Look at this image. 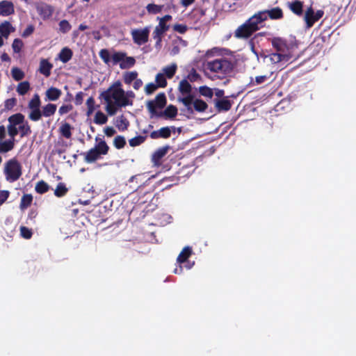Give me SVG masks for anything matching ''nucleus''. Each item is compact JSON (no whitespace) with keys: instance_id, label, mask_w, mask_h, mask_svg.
Here are the masks:
<instances>
[{"instance_id":"nucleus-10","label":"nucleus","mask_w":356,"mask_h":356,"mask_svg":"<svg viewBox=\"0 0 356 356\" xmlns=\"http://www.w3.org/2000/svg\"><path fill=\"white\" fill-rule=\"evenodd\" d=\"M323 15L324 12L322 10H318L315 12L312 5L307 7L304 15V20L306 23V27L307 29L312 28L314 24L323 16Z\"/></svg>"},{"instance_id":"nucleus-57","label":"nucleus","mask_w":356,"mask_h":356,"mask_svg":"<svg viewBox=\"0 0 356 356\" xmlns=\"http://www.w3.org/2000/svg\"><path fill=\"white\" fill-rule=\"evenodd\" d=\"M73 109V106L72 104H67V105H62L58 110V113L60 115H63L64 114H66L71 111Z\"/></svg>"},{"instance_id":"nucleus-13","label":"nucleus","mask_w":356,"mask_h":356,"mask_svg":"<svg viewBox=\"0 0 356 356\" xmlns=\"http://www.w3.org/2000/svg\"><path fill=\"white\" fill-rule=\"evenodd\" d=\"M35 7L38 14L43 20L49 19L54 13V6L44 2L35 3Z\"/></svg>"},{"instance_id":"nucleus-2","label":"nucleus","mask_w":356,"mask_h":356,"mask_svg":"<svg viewBox=\"0 0 356 356\" xmlns=\"http://www.w3.org/2000/svg\"><path fill=\"white\" fill-rule=\"evenodd\" d=\"M271 44L275 50V52L271 53L268 56L271 63L284 65L291 60L296 59V51L298 49L296 44L288 43L286 40L279 37L273 38L271 40Z\"/></svg>"},{"instance_id":"nucleus-58","label":"nucleus","mask_w":356,"mask_h":356,"mask_svg":"<svg viewBox=\"0 0 356 356\" xmlns=\"http://www.w3.org/2000/svg\"><path fill=\"white\" fill-rule=\"evenodd\" d=\"M10 196V192L7 190L0 191V206L4 204Z\"/></svg>"},{"instance_id":"nucleus-31","label":"nucleus","mask_w":356,"mask_h":356,"mask_svg":"<svg viewBox=\"0 0 356 356\" xmlns=\"http://www.w3.org/2000/svg\"><path fill=\"white\" fill-rule=\"evenodd\" d=\"M72 51L70 48L65 47L59 53V59L65 63L72 58Z\"/></svg>"},{"instance_id":"nucleus-37","label":"nucleus","mask_w":356,"mask_h":356,"mask_svg":"<svg viewBox=\"0 0 356 356\" xmlns=\"http://www.w3.org/2000/svg\"><path fill=\"white\" fill-rule=\"evenodd\" d=\"M137 76L138 72L136 71L127 72L123 76L124 82L129 85L136 79Z\"/></svg>"},{"instance_id":"nucleus-5","label":"nucleus","mask_w":356,"mask_h":356,"mask_svg":"<svg viewBox=\"0 0 356 356\" xmlns=\"http://www.w3.org/2000/svg\"><path fill=\"white\" fill-rule=\"evenodd\" d=\"M207 69L211 72L216 73L218 76L224 77L231 73L234 70L232 61L225 58L215 59L207 63Z\"/></svg>"},{"instance_id":"nucleus-54","label":"nucleus","mask_w":356,"mask_h":356,"mask_svg":"<svg viewBox=\"0 0 356 356\" xmlns=\"http://www.w3.org/2000/svg\"><path fill=\"white\" fill-rule=\"evenodd\" d=\"M172 29L174 31L181 34L185 33L188 30L187 26L186 24H176L173 26Z\"/></svg>"},{"instance_id":"nucleus-60","label":"nucleus","mask_w":356,"mask_h":356,"mask_svg":"<svg viewBox=\"0 0 356 356\" xmlns=\"http://www.w3.org/2000/svg\"><path fill=\"white\" fill-rule=\"evenodd\" d=\"M35 31V27L33 25L30 24L27 26V27L24 30V31L22 33V36L23 38H27L30 36Z\"/></svg>"},{"instance_id":"nucleus-6","label":"nucleus","mask_w":356,"mask_h":356,"mask_svg":"<svg viewBox=\"0 0 356 356\" xmlns=\"http://www.w3.org/2000/svg\"><path fill=\"white\" fill-rule=\"evenodd\" d=\"M178 90L184 97H178V101L181 102L186 108L187 111L192 114L193 110L192 108L194 95L192 92V86L186 79H182L178 86Z\"/></svg>"},{"instance_id":"nucleus-15","label":"nucleus","mask_w":356,"mask_h":356,"mask_svg":"<svg viewBox=\"0 0 356 356\" xmlns=\"http://www.w3.org/2000/svg\"><path fill=\"white\" fill-rule=\"evenodd\" d=\"M169 29V25L165 23L159 22V24L155 27L152 36L156 40V46L159 45L162 40L163 35Z\"/></svg>"},{"instance_id":"nucleus-45","label":"nucleus","mask_w":356,"mask_h":356,"mask_svg":"<svg viewBox=\"0 0 356 356\" xmlns=\"http://www.w3.org/2000/svg\"><path fill=\"white\" fill-rule=\"evenodd\" d=\"M41 105V101L40 96L38 94L34 95L33 98L29 101L28 104L29 108H38Z\"/></svg>"},{"instance_id":"nucleus-42","label":"nucleus","mask_w":356,"mask_h":356,"mask_svg":"<svg viewBox=\"0 0 356 356\" xmlns=\"http://www.w3.org/2000/svg\"><path fill=\"white\" fill-rule=\"evenodd\" d=\"M163 6L156 5L154 3H149L146 6L147 11L149 14H157L161 12Z\"/></svg>"},{"instance_id":"nucleus-59","label":"nucleus","mask_w":356,"mask_h":356,"mask_svg":"<svg viewBox=\"0 0 356 356\" xmlns=\"http://www.w3.org/2000/svg\"><path fill=\"white\" fill-rule=\"evenodd\" d=\"M17 100L15 98L8 99L5 101V109L11 110L16 104Z\"/></svg>"},{"instance_id":"nucleus-51","label":"nucleus","mask_w":356,"mask_h":356,"mask_svg":"<svg viewBox=\"0 0 356 356\" xmlns=\"http://www.w3.org/2000/svg\"><path fill=\"white\" fill-rule=\"evenodd\" d=\"M200 94L204 97L212 98L213 92L211 88L207 86H202L199 88Z\"/></svg>"},{"instance_id":"nucleus-38","label":"nucleus","mask_w":356,"mask_h":356,"mask_svg":"<svg viewBox=\"0 0 356 356\" xmlns=\"http://www.w3.org/2000/svg\"><path fill=\"white\" fill-rule=\"evenodd\" d=\"M31 112L29 115V118L34 122H37L40 120L42 116V111H40V108H29Z\"/></svg>"},{"instance_id":"nucleus-16","label":"nucleus","mask_w":356,"mask_h":356,"mask_svg":"<svg viewBox=\"0 0 356 356\" xmlns=\"http://www.w3.org/2000/svg\"><path fill=\"white\" fill-rule=\"evenodd\" d=\"M170 146L165 145L156 149L152 156V162L155 166H159L161 165V159L164 157L168 150Z\"/></svg>"},{"instance_id":"nucleus-53","label":"nucleus","mask_w":356,"mask_h":356,"mask_svg":"<svg viewBox=\"0 0 356 356\" xmlns=\"http://www.w3.org/2000/svg\"><path fill=\"white\" fill-rule=\"evenodd\" d=\"M187 79L191 82H195L201 79V76L196 72L195 69H192L187 76Z\"/></svg>"},{"instance_id":"nucleus-17","label":"nucleus","mask_w":356,"mask_h":356,"mask_svg":"<svg viewBox=\"0 0 356 356\" xmlns=\"http://www.w3.org/2000/svg\"><path fill=\"white\" fill-rule=\"evenodd\" d=\"M15 13V7L13 2L3 0L0 1V15L7 17Z\"/></svg>"},{"instance_id":"nucleus-41","label":"nucleus","mask_w":356,"mask_h":356,"mask_svg":"<svg viewBox=\"0 0 356 356\" xmlns=\"http://www.w3.org/2000/svg\"><path fill=\"white\" fill-rule=\"evenodd\" d=\"M113 145L118 149L124 148L126 145L125 138L122 136H117L113 140Z\"/></svg>"},{"instance_id":"nucleus-33","label":"nucleus","mask_w":356,"mask_h":356,"mask_svg":"<svg viewBox=\"0 0 356 356\" xmlns=\"http://www.w3.org/2000/svg\"><path fill=\"white\" fill-rule=\"evenodd\" d=\"M135 63V58L131 56H127V53L125 52V57L123 58L122 62L120 63V67L121 69H128L132 67Z\"/></svg>"},{"instance_id":"nucleus-62","label":"nucleus","mask_w":356,"mask_h":356,"mask_svg":"<svg viewBox=\"0 0 356 356\" xmlns=\"http://www.w3.org/2000/svg\"><path fill=\"white\" fill-rule=\"evenodd\" d=\"M83 92H79L76 93L75 96L74 103L76 105L79 106L83 103Z\"/></svg>"},{"instance_id":"nucleus-20","label":"nucleus","mask_w":356,"mask_h":356,"mask_svg":"<svg viewBox=\"0 0 356 356\" xmlns=\"http://www.w3.org/2000/svg\"><path fill=\"white\" fill-rule=\"evenodd\" d=\"M289 8L293 14L298 17L303 15V2L300 0L289 3Z\"/></svg>"},{"instance_id":"nucleus-14","label":"nucleus","mask_w":356,"mask_h":356,"mask_svg":"<svg viewBox=\"0 0 356 356\" xmlns=\"http://www.w3.org/2000/svg\"><path fill=\"white\" fill-rule=\"evenodd\" d=\"M81 186L82 192L88 193L90 198H94L102 191V186H97L94 182L84 181L81 183Z\"/></svg>"},{"instance_id":"nucleus-26","label":"nucleus","mask_w":356,"mask_h":356,"mask_svg":"<svg viewBox=\"0 0 356 356\" xmlns=\"http://www.w3.org/2000/svg\"><path fill=\"white\" fill-rule=\"evenodd\" d=\"M15 31V29L13 27L11 24L8 22L5 21L0 25V33L2 36L7 38L10 33Z\"/></svg>"},{"instance_id":"nucleus-12","label":"nucleus","mask_w":356,"mask_h":356,"mask_svg":"<svg viewBox=\"0 0 356 356\" xmlns=\"http://www.w3.org/2000/svg\"><path fill=\"white\" fill-rule=\"evenodd\" d=\"M10 117H12L15 120L17 118V121L20 122V123L17 124V128L18 129V134H19L21 138L28 136L31 134V126L27 121H25V117L22 113H17L10 115Z\"/></svg>"},{"instance_id":"nucleus-63","label":"nucleus","mask_w":356,"mask_h":356,"mask_svg":"<svg viewBox=\"0 0 356 356\" xmlns=\"http://www.w3.org/2000/svg\"><path fill=\"white\" fill-rule=\"evenodd\" d=\"M104 131L106 136L111 137L115 135L116 131L112 127H106L104 128Z\"/></svg>"},{"instance_id":"nucleus-35","label":"nucleus","mask_w":356,"mask_h":356,"mask_svg":"<svg viewBox=\"0 0 356 356\" xmlns=\"http://www.w3.org/2000/svg\"><path fill=\"white\" fill-rule=\"evenodd\" d=\"M67 192L68 188H67L65 184L60 182L54 190V195L58 197H61L65 196Z\"/></svg>"},{"instance_id":"nucleus-34","label":"nucleus","mask_w":356,"mask_h":356,"mask_svg":"<svg viewBox=\"0 0 356 356\" xmlns=\"http://www.w3.org/2000/svg\"><path fill=\"white\" fill-rule=\"evenodd\" d=\"M177 64L172 63L170 65L163 67V71L164 72L163 74L168 79H172L175 76V74L177 72Z\"/></svg>"},{"instance_id":"nucleus-30","label":"nucleus","mask_w":356,"mask_h":356,"mask_svg":"<svg viewBox=\"0 0 356 356\" xmlns=\"http://www.w3.org/2000/svg\"><path fill=\"white\" fill-rule=\"evenodd\" d=\"M192 105L194 109L200 113L204 112L208 108L207 104L200 99H193Z\"/></svg>"},{"instance_id":"nucleus-50","label":"nucleus","mask_w":356,"mask_h":356,"mask_svg":"<svg viewBox=\"0 0 356 356\" xmlns=\"http://www.w3.org/2000/svg\"><path fill=\"white\" fill-rule=\"evenodd\" d=\"M87 106V115L90 116L95 109V101L92 97H90L86 101Z\"/></svg>"},{"instance_id":"nucleus-39","label":"nucleus","mask_w":356,"mask_h":356,"mask_svg":"<svg viewBox=\"0 0 356 356\" xmlns=\"http://www.w3.org/2000/svg\"><path fill=\"white\" fill-rule=\"evenodd\" d=\"M11 74L15 81H21L24 79L25 74L24 72L19 67H14L11 70Z\"/></svg>"},{"instance_id":"nucleus-18","label":"nucleus","mask_w":356,"mask_h":356,"mask_svg":"<svg viewBox=\"0 0 356 356\" xmlns=\"http://www.w3.org/2000/svg\"><path fill=\"white\" fill-rule=\"evenodd\" d=\"M171 129L169 127H161L160 129L157 131H153L150 134V138L152 139H158V138H169L171 136Z\"/></svg>"},{"instance_id":"nucleus-40","label":"nucleus","mask_w":356,"mask_h":356,"mask_svg":"<svg viewBox=\"0 0 356 356\" xmlns=\"http://www.w3.org/2000/svg\"><path fill=\"white\" fill-rule=\"evenodd\" d=\"M107 120L108 118L104 113L100 111H98L96 113L94 118L95 123L97 124H104L106 123Z\"/></svg>"},{"instance_id":"nucleus-64","label":"nucleus","mask_w":356,"mask_h":356,"mask_svg":"<svg viewBox=\"0 0 356 356\" xmlns=\"http://www.w3.org/2000/svg\"><path fill=\"white\" fill-rule=\"evenodd\" d=\"M38 213L37 209H31L28 214V219L35 222V219L37 217Z\"/></svg>"},{"instance_id":"nucleus-25","label":"nucleus","mask_w":356,"mask_h":356,"mask_svg":"<svg viewBox=\"0 0 356 356\" xmlns=\"http://www.w3.org/2000/svg\"><path fill=\"white\" fill-rule=\"evenodd\" d=\"M115 124L119 131H124L128 129L129 122L123 115H121L116 118Z\"/></svg>"},{"instance_id":"nucleus-46","label":"nucleus","mask_w":356,"mask_h":356,"mask_svg":"<svg viewBox=\"0 0 356 356\" xmlns=\"http://www.w3.org/2000/svg\"><path fill=\"white\" fill-rule=\"evenodd\" d=\"M35 189L38 193L43 194L49 191V185L42 180L37 183Z\"/></svg>"},{"instance_id":"nucleus-48","label":"nucleus","mask_w":356,"mask_h":356,"mask_svg":"<svg viewBox=\"0 0 356 356\" xmlns=\"http://www.w3.org/2000/svg\"><path fill=\"white\" fill-rule=\"evenodd\" d=\"M155 81L159 88H165L168 83L165 75L162 73L156 75Z\"/></svg>"},{"instance_id":"nucleus-21","label":"nucleus","mask_w":356,"mask_h":356,"mask_svg":"<svg viewBox=\"0 0 356 356\" xmlns=\"http://www.w3.org/2000/svg\"><path fill=\"white\" fill-rule=\"evenodd\" d=\"M268 17V13L267 10H261L256 13L252 17H250L252 22H256L257 26H259L260 24L267 20Z\"/></svg>"},{"instance_id":"nucleus-19","label":"nucleus","mask_w":356,"mask_h":356,"mask_svg":"<svg viewBox=\"0 0 356 356\" xmlns=\"http://www.w3.org/2000/svg\"><path fill=\"white\" fill-rule=\"evenodd\" d=\"M52 68L53 65L47 59L42 58L40 60L38 71L45 77H49L51 75Z\"/></svg>"},{"instance_id":"nucleus-49","label":"nucleus","mask_w":356,"mask_h":356,"mask_svg":"<svg viewBox=\"0 0 356 356\" xmlns=\"http://www.w3.org/2000/svg\"><path fill=\"white\" fill-rule=\"evenodd\" d=\"M99 57L104 61V63L106 65H109L111 62V55L109 51L106 49H101L99 53Z\"/></svg>"},{"instance_id":"nucleus-9","label":"nucleus","mask_w":356,"mask_h":356,"mask_svg":"<svg viewBox=\"0 0 356 356\" xmlns=\"http://www.w3.org/2000/svg\"><path fill=\"white\" fill-rule=\"evenodd\" d=\"M22 170V164L15 158L7 161L4 164L3 172L6 178H19Z\"/></svg>"},{"instance_id":"nucleus-27","label":"nucleus","mask_w":356,"mask_h":356,"mask_svg":"<svg viewBox=\"0 0 356 356\" xmlns=\"http://www.w3.org/2000/svg\"><path fill=\"white\" fill-rule=\"evenodd\" d=\"M33 202V196L31 194H24L21 198L19 203V209L24 211L31 206Z\"/></svg>"},{"instance_id":"nucleus-24","label":"nucleus","mask_w":356,"mask_h":356,"mask_svg":"<svg viewBox=\"0 0 356 356\" xmlns=\"http://www.w3.org/2000/svg\"><path fill=\"white\" fill-rule=\"evenodd\" d=\"M215 106L219 112L227 111L232 108V102L227 99H216Z\"/></svg>"},{"instance_id":"nucleus-32","label":"nucleus","mask_w":356,"mask_h":356,"mask_svg":"<svg viewBox=\"0 0 356 356\" xmlns=\"http://www.w3.org/2000/svg\"><path fill=\"white\" fill-rule=\"evenodd\" d=\"M72 126L69 123L65 122L60 127L59 131L62 136L69 139L72 136Z\"/></svg>"},{"instance_id":"nucleus-4","label":"nucleus","mask_w":356,"mask_h":356,"mask_svg":"<svg viewBox=\"0 0 356 356\" xmlns=\"http://www.w3.org/2000/svg\"><path fill=\"white\" fill-rule=\"evenodd\" d=\"M17 119L8 117V124L7 126L8 134L9 138L8 140H0V153H7L13 149L15 144V137L18 134L17 124L20 123Z\"/></svg>"},{"instance_id":"nucleus-29","label":"nucleus","mask_w":356,"mask_h":356,"mask_svg":"<svg viewBox=\"0 0 356 356\" xmlns=\"http://www.w3.org/2000/svg\"><path fill=\"white\" fill-rule=\"evenodd\" d=\"M267 10L268 13V17L270 19H280L284 17L283 11L280 7H275Z\"/></svg>"},{"instance_id":"nucleus-11","label":"nucleus","mask_w":356,"mask_h":356,"mask_svg":"<svg viewBox=\"0 0 356 356\" xmlns=\"http://www.w3.org/2000/svg\"><path fill=\"white\" fill-rule=\"evenodd\" d=\"M149 27L146 26L143 29H136L131 31V35L134 42L138 45H143L148 42L149 35Z\"/></svg>"},{"instance_id":"nucleus-23","label":"nucleus","mask_w":356,"mask_h":356,"mask_svg":"<svg viewBox=\"0 0 356 356\" xmlns=\"http://www.w3.org/2000/svg\"><path fill=\"white\" fill-rule=\"evenodd\" d=\"M62 92L60 89L54 87H51L47 90L45 95L47 99L49 101H56L60 98Z\"/></svg>"},{"instance_id":"nucleus-44","label":"nucleus","mask_w":356,"mask_h":356,"mask_svg":"<svg viewBox=\"0 0 356 356\" xmlns=\"http://www.w3.org/2000/svg\"><path fill=\"white\" fill-rule=\"evenodd\" d=\"M125 57V52L115 51L111 56L113 65H117L122 62L123 58Z\"/></svg>"},{"instance_id":"nucleus-28","label":"nucleus","mask_w":356,"mask_h":356,"mask_svg":"<svg viewBox=\"0 0 356 356\" xmlns=\"http://www.w3.org/2000/svg\"><path fill=\"white\" fill-rule=\"evenodd\" d=\"M56 108H57V106L56 104H51V103L47 104V105H45L44 106L42 107V116L46 117V118L52 116L56 113Z\"/></svg>"},{"instance_id":"nucleus-3","label":"nucleus","mask_w":356,"mask_h":356,"mask_svg":"<svg viewBox=\"0 0 356 356\" xmlns=\"http://www.w3.org/2000/svg\"><path fill=\"white\" fill-rule=\"evenodd\" d=\"M167 104L166 96L164 92H160L156 95L154 100H149L147 102V108L152 116L163 118L167 119H174L178 113L177 108L170 104L166 107L163 111H157V108H163Z\"/></svg>"},{"instance_id":"nucleus-52","label":"nucleus","mask_w":356,"mask_h":356,"mask_svg":"<svg viewBox=\"0 0 356 356\" xmlns=\"http://www.w3.org/2000/svg\"><path fill=\"white\" fill-rule=\"evenodd\" d=\"M59 30L63 33H66L72 29L71 24L66 19L61 20L59 24Z\"/></svg>"},{"instance_id":"nucleus-36","label":"nucleus","mask_w":356,"mask_h":356,"mask_svg":"<svg viewBox=\"0 0 356 356\" xmlns=\"http://www.w3.org/2000/svg\"><path fill=\"white\" fill-rule=\"evenodd\" d=\"M30 90V83L29 81H25L20 82L17 87V92L19 95H26Z\"/></svg>"},{"instance_id":"nucleus-7","label":"nucleus","mask_w":356,"mask_h":356,"mask_svg":"<svg viewBox=\"0 0 356 356\" xmlns=\"http://www.w3.org/2000/svg\"><path fill=\"white\" fill-rule=\"evenodd\" d=\"M259 29L260 26H257L256 22H252V19L249 18L243 24L238 26L234 31V35L237 39L247 40Z\"/></svg>"},{"instance_id":"nucleus-1","label":"nucleus","mask_w":356,"mask_h":356,"mask_svg":"<svg viewBox=\"0 0 356 356\" xmlns=\"http://www.w3.org/2000/svg\"><path fill=\"white\" fill-rule=\"evenodd\" d=\"M101 97L107 104L106 111L109 115H114L117 112L118 107L122 108L133 105V100L127 99L124 97V90L121 88V83L119 81L102 92Z\"/></svg>"},{"instance_id":"nucleus-47","label":"nucleus","mask_w":356,"mask_h":356,"mask_svg":"<svg viewBox=\"0 0 356 356\" xmlns=\"http://www.w3.org/2000/svg\"><path fill=\"white\" fill-rule=\"evenodd\" d=\"M24 47L23 41L19 38H15L12 44L13 52L15 54L19 53Z\"/></svg>"},{"instance_id":"nucleus-61","label":"nucleus","mask_w":356,"mask_h":356,"mask_svg":"<svg viewBox=\"0 0 356 356\" xmlns=\"http://www.w3.org/2000/svg\"><path fill=\"white\" fill-rule=\"evenodd\" d=\"M268 78L269 77L266 75L257 76L255 77V81H253V80H252L251 83L253 85H259L266 81Z\"/></svg>"},{"instance_id":"nucleus-55","label":"nucleus","mask_w":356,"mask_h":356,"mask_svg":"<svg viewBox=\"0 0 356 356\" xmlns=\"http://www.w3.org/2000/svg\"><path fill=\"white\" fill-rule=\"evenodd\" d=\"M159 88L156 84L154 83H149L145 86V91L147 95H151L154 92L157 88Z\"/></svg>"},{"instance_id":"nucleus-43","label":"nucleus","mask_w":356,"mask_h":356,"mask_svg":"<svg viewBox=\"0 0 356 356\" xmlns=\"http://www.w3.org/2000/svg\"><path fill=\"white\" fill-rule=\"evenodd\" d=\"M146 140V136H138L131 138L129 140L131 147H136L143 143Z\"/></svg>"},{"instance_id":"nucleus-56","label":"nucleus","mask_w":356,"mask_h":356,"mask_svg":"<svg viewBox=\"0 0 356 356\" xmlns=\"http://www.w3.org/2000/svg\"><path fill=\"white\" fill-rule=\"evenodd\" d=\"M20 232H21L22 236L26 239L31 238L32 236V234H33L30 229H29L26 227H24V226L21 227Z\"/></svg>"},{"instance_id":"nucleus-8","label":"nucleus","mask_w":356,"mask_h":356,"mask_svg":"<svg viewBox=\"0 0 356 356\" xmlns=\"http://www.w3.org/2000/svg\"><path fill=\"white\" fill-rule=\"evenodd\" d=\"M109 147L106 143L102 140L99 141L95 147L90 149L86 153L84 160L88 163H91L100 158L101 155H106L108 154Z\"/></svg>"},{"instance_id":"nucleus-22","label":"nucleus","mask_w":356,"mask_h":356,"mask_svg":"<svg viewBox=\"0 0 356 356\" xmlns=\"http://www.w3.org/2000/svg\"><path fill=\"white\" fill-rule=\"evenodd\" d=\"M193 253L192 248L189 246H186L183 248L181 252L177 257V261L179 264H184L188 261V259L191 257Z\"/></svg>"}]
</instances>
